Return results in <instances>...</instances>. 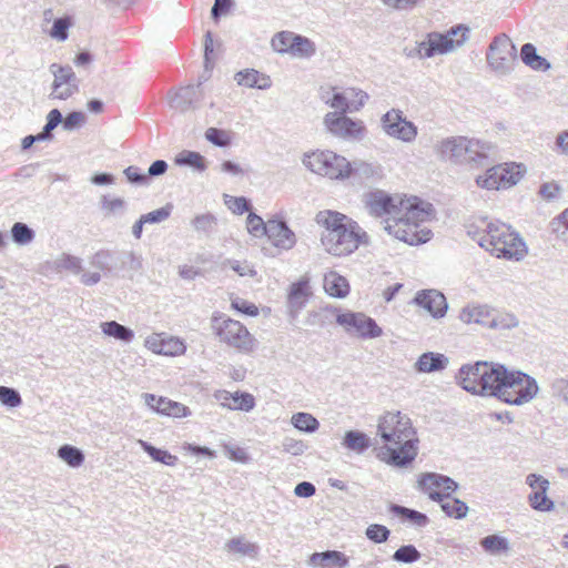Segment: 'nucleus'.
Masks as SVG:
<instances>
[{
	"label": "nucleus",
	"instance_id": "obj_49",
	"mask_svg": "<svg viewBox=\"0 0 568 568\" xmlns=\"http://www.w3.org/2000/svg\"><path fill=\"white\" fill-rule=\"evenodd\" d=\"M62 122V113L58 109H52L47 115V123L42 131L37 135L41 141H48L53 138L52 131Z\"/></svg>",
	"mask_w": 568,
	"mask_h": 568
},
{
	"label": "nucleus",
	"instance_id": "obj_10",
	"mask_svg": "<svg viewBox=\"0 0 568 568\" xmlns=\"http://www.w3.org/2000/svg\"><path fill=\"white\" fill-rule=\"evenodd\" d=\"M212 325L221 342L242 353H250L254 349L256 341L241 322L225 318L219 324V317L214 316Z\"/></svg>",
	"mask_w": 568,
	"mask_h": 568
},
{
	"label": "nucleus",
	"instance_id": "obj_25",
	"mask_svg": "<svg viewBox=\"0 0 568 568\" xmlns=\"http://www.w3.org/2000/svg\"><path fill=\"white\" fill-rule=\"evenodd\" d=\"M145 346L155 354L171 356L183 354L185 352V345L181 341L174 338L165 341L161 339L159 336L148 337Z\"/></svg>",
	"mask_w": 568,
	"mask_h": 568
},
{
	"label": "nucleus",
	"instance_id": "obj_58",
	"mask_svg": "<svg viewBox=\"0 0 568 568\" xmlns=\"http://www.w3.org/2000/svg\"><path fill=\"white\" fill-rule=\"evenodd\" d=\"M205 139L220 148H226L231 144V138L229 133L217 128H209L205 131Z\"/></svg>",
	"mask_w": 568,
	"mask_h": 568
},
{
	"label": "nucleus",
	"instance_id": "obj_63",
	"mask_svg": "<svg viewBox=\"0 0 568 568\" xmlns=\"http://www.w3.org/2000/svg\"><path fill=\"white\" fill-rule=\"evenodd\" d=\"M231 306L233 310L248 315V316H256L258 314V308L255 304L243 300L241 297H234L231 300Z\"/></svg>",
	"mask_w": 568,
	"mask_h": 568
},
{
	"label": "nucleus",
	"instance_id": "obj_1",
	"mask_svg": "<svg viewBox=\"0 0 568 568\" xmlns=\"http://www.w3.org/2000/svg\"><path fill=\"white\" fill-rule=\"evenodd\" d=\"M377 435L384 446L378 457L387 464L406 467L416 458L418 442L410 418L400 412H387L378 420Z\"/></svg>",
	"mask_w": 568,
	"mask_h": 568
},
{
	"label": "nucleus",
	"instance_id": "obj_14",
	"mask_svg": "<svg viewBox=\"0 0 568 568\" xmlns=\"http://www.w3.org/2000/svg\"><path fill=\"white\" fill-rule=\"evenodd\" d=\"M382 130L390 138L406 143L417 136V126L404 115L399 109H390L381 118Z\"/></svg>",
	"mask_w": 568,
	"mask_h": 568
},
{
	"label": "nucleus",
	"instance_id": "obj_30",
	"mask_svg": "<svg viewBox=\"0 0 568 568\" xmlns=\"http://www.w3.org/2000/svg\"><path fill=\"white\" fill-rule=\"evenodd\" d=\"M234 79L239 85L246 88L266 89L270 87L268 77L261 75L260 72L254 69L240 71L235 74Z\"/></svg>",
	"mask_w": 568,
	"mask_h": 568
},
{
	"label": "nucleus",
	"instance_id": "obj_54",
	"mask_svg": "<svg viewBox=\"0 0 568 568\" xmlns=\"http://www.w3.org/2000/svg\"><path fill=\"white\" fill-rule=\"evenodd\" d=\"M246 227L250 234L255 237H261L266 234L268 229V221L264 222L261 216L250 212L246 219Z\"/></svg>",
	"mask_w": 568,
	"mask_h": 568
},
{
	"label": "nucleus",
	"instance_id": "obj_47",
	"mask_svg": "<svg viewBox=\"0 0 568 568\" xmlns=\"http://www.w3.org/2000/svg\"><path fill=\"white\" fill-rule=\"evenodd\" d=\"M34 231L26 223L16 222L11 227L12 241L18 245H27L33 241Z\"/></svg>",
	"mask_w": 568,
	"mask_h": 568
},
{
	"label": "nucleus",
	"instance_id": "obj_5",
	"mask_svg": "<svg viewBox=\"0 0 568 568\" xmlns=\"http://www.w3.org/2000/svg\"><path fill=\"white\" fill-rule=\"evenodd\" d=\"M466 232L471 240L491 255L496 256L497 248L501 245V241L508 239L516 240V232L511 227L499 221H489L487 217H479L466 224Z\"/></svg>",
	"mask_w": 568,
	"mask_h": 568
},
{
	"label": "nucleus",
	"instance_id": "obj_21",
	"mask_svg": "<svg viewBox=\"0 0 568 568\" xmlns=\"http://www.w3.org/2000/svg\"><path fill=\"white\" fill-rule=\"evenodd\" d=\"M91 266L104 273L105 276H120V251L101 250L92 255Z\"/></svg>",
	"mask_w": 568,
	"mask_h": 568
},
{
	"label": "nucleus",
	"instance_id": "obj_64",
	"mask_svg": "<svg viewBox=\"0 0 568 568\" xmlns=\"http://www.w3.org/2000/svg\"><path fill=\"white\" fill-rule=\"evenodd\" d=\"M192 224L196 231L210 233L216 224V219L212 214H201L195 216Z\"/></svg>",
	"mask_w": 568,
	"mask_h": 568
},
{
	"label": "nucleus",
	"instance_id": "obj_48",
	"mask_svg": "<svg viewBox=\"0 0 568 568\" xmlns=\"http://www.w3.org/2000/svg\"><path fill=\"white\" fill-rule=\"evenodd\" d=\"M72 26V18L64 16L53 20L49 36L57 41H65L69 37V29Z\"/></svg>",
	"mask_w": 568,
	"mask_h": 568
},
{
	"label": "nucleus",
	"instance_id": "obj_15",
	"mask_svg": "<svg viewBox=\"0 0 568 568\" xmlns=\"http://www.w3.org/2000/svg\"><path fill=\"white\" fill-rule=\"evenodd\" d=\"M418 487L429 499L438 503L448 499L458 489V484L449 476L425 473L418 479Z\"/></svg>",
	"mask_w": 568,
	"mask_h": 568
},
{
	"label": "nucleus",
	"instance_id": "obj_62",
	"mask_svg": "<svg viewBox=\"0 0 568 568\" xmlns=\"http://www.w3.org/2000/svg\"><path fill=\"white\" fill-rule=\"evenodd\" d=\"M172 206L165 205L152 212L141 215L145 224H156L165 221L171 214Z\"/></svg>",
	"mask_w": 568,
	"mask_h": 568
},
{
	"label": "nucleus",
	"instance_id": "obj_42",
	"mask_svg": "<svg viewBox=\"0 0 568 568\" xmlns=\"http://www.w3.org/2000/svg\"><path fill=\"white\" fill-rule=\"evenodd\" d=\"M291 423L296 429L308 434L315 433L320 427L318 420L312 414L304 412L294 414Z\"/></svg>",
	"mask_w": 568,
	"mask_h": 568
},
{
	"label": "nucleus",
	"instance_id": "obj_46",
	"mask_svg": "<svg viewBox=\"0 0 568 568\" xmlns=\"http://www.w3.org/2000/svg\"><path fill=\"white\" fill-rule=\"evenodd\" d=\"M379 175V168L363 161H354L351 163L349 178H358L367 180Z\"/></svg>",
	"mask_w": 568,
	"mask_h": 568
},
{
	"label": "nucleus",
	"instance_id": "obj_19",
	"mask_svg": "<svg viewBox=\"0 0 568 568\" xmlns=\"http://www.w3.org/2000/svg\"><path fill=\"white\" fill-rule=\"evenodd\" d=\"M203 98L204 91L202 81H200L195 85L189 84L180 88L171 100V106L181 112L195 110L201 105Z\"/></svg>",
	"mask_w": 568,
	"mask_h": 568
},
{
	"label": "nucleus",
	"instance_id": "obj_60",
	"mask_svg": "<svg viewBox=\"0 0 568 568\" xmlns=\"http://www.w3.org/2000/svg\"><path fill=\"white\" fill-rule=\"evenodd\" d=\"M345 94L351 98L348 100L351 112L358 111L364 106L365 102L368 100V94L363 90L348 88L345 90Z\"/></svg>",
	"mask_w": 568,
	"mask_h": 568
},
{
	"label": "nucleus",
	"instance_id": "obj_57",
	"mask_svg": "<svg viewBox=\"0 0 568 568\" xmlns=\"http://www.w3.org/2000/svg\"><path fill=\"white\" fill-rule=\"evenodd\" d=\"M0 403L7 407L14 408L22 404V398L16 388L0 386Z\"/></svg>",
	"mask_w": 568,
	"mask_h": 568
},
{
	"label": "nucleus",
	"instance_id": "obj_13",
	"mask_svg": "<svg viewBox=\"0 0 568 568\" xmlns=\"http://www.w3.org/2000/svg\"><path fill=\"white\" fill-rule=\"evenodd\" d=\"M323 123L331 134L348 141H362L367 133L362 120L352 119L346 113L328 112Z\"/></svg>",
	"mask_w": 568,
	"mask_h": 568
},
{
	"label": "nucleus",
	"instance_id": "obj_43",
	"mask_svg": "<svg viewBox=\"0 0 568 568\" xmlns=\"http://www.w3.org/2000/svg\"><path fill=\"white\" fill-rule=\"evenodd\" d=\"M440 504L442 510L448 516L454 517L456 519H462L467 516L468 506L466 503L462 501L458 498L453 499H443V501H438Z\"/></svg>",
	"mask_w": 568,
	"mask_h": 568
},
{
	"label": "nucleus",
	"instance_id": "obj_45",
	"mask_svg": "<svg viewBox=\"0 0 568 568\" xmlns=\"http://www.w3.org/2000/svg\"><path fill=\"white\" fill-rule=\"evenodd\" d=\"M333 95L332 98H328L325 94H322V100L329 105L332 109H334V112H338L339 114H345L347 112H351L348 98L344 92H337L335 91V88H332Z\"/></svg>",
	"mask_w": 568,
	"mask_h": 568
},
{
	"label": "nucleus",
	"instance_id": "obj_33",
	"mask_svg": "<svg viewBox=\"0 0 568 568\" xmlns=\"http://www.w3.org/2000/svg\"><path fill=\"white\" fill-rule=\"evenodd\" d=\"M174 163L179 166H189L199 172H204L207 168L203 155L195 151L183 150L178 153Z\"/></svg>",
	"mask_w": 568,
	"mask_h": 568
},
{
	"label": "nucleus",
	"instance_id": "obj_35",
	"mask_svg": "<svg viewBox=\"0 0 568 568\" xmlns=\"http://www.w3.org/2000/svg\"><path fill=\"white\" fill-rule=\"evenodd\" d=\"M343 445L358 454L371 447V438L363 432L348 430L343 438Z\"/></svg>",
	"mask_w": 568,
	"mask_h": 568
},
{
	"label": "nucleus",
	"instance_id": "obj_28",
	"mask_svg": "<svg viewBox=\"0 0 568 568\" xmlns=\"http://www.w3.org/2000/svg\"><path fill=\"white\" fill-rule=\"evenodd\" d=\"M325 292L336 298H344L349 293L348 281L336 272H329L324 276Z\"/></svg>",
	"mask_w": 568,
	"mask_h": 568
},
{
	"label": "nucleus",
	"instance_id": "obj_50",
	"mask_svg": "<svg viewBox=\"0 0 568 568\" xmlns=\"http://www.w3.org/2000/svg\"><path fill=\"white\" fill-rule=\"evenodd\" d=\"M295 34L290 31H281L276 33L272 40L271 45L274 51L278 53H291V45Z\"/></svg>",
	"mask_w": 568,
	"mask_h": 568
},
{
	"label": "nucleus",
	"instance_id": "obj_38",
	"mask_svg": "<svg viewBox=\"0 0 568 568\" xmlns=\"http://www.w3.org/2000/svg\"><path fill=\"white\" fill-rule=\"evenodd\" d=\"M542 486H539V490L532 491L528 496L529 504L531 508L539 511H549L554 508V501L547 497V490L549 488V483H541Z\"/></svg>",
	"mask_w": 568,
	"mask_h": 568
},
{
	"label": "nucleus",
	"instance_id": "obj_55",
	"mask_svg": "<svg viewBox=\"0 0 568 568\" xmlns=\"http://www.w3.org/2000/svg\"><path fill=\"white\" fill-rule=\"evenodd\" d=\"M145 404L156 413L168 415L172 400L154 394H143Z\"/></svg>",
	"mask_w": 568,
	"mask_h": 568
},
{
	"label": "nucleus",
	"instance_id": "obj_53",
	"mask_svg": "<svg viewBox=\"0 0 568 568\" xmlns=\"http://www.w3.org/2000/svg\"><path fill=\"white\" fill-rule=\"evenodd\" d=\"M226 548L230 551L247 555L250 557H255L258 552V547L255 544L244 541L241 538H232L229 540Z\"/></svg>",
	"mask_w": 568,
	"mask_h": 568
},
{
	"label": "nucleus",
	"instance_id": "obj_17",
	"mask_svg": "<svg viewBox=\"0 0 568 568\" xmlns=\"http://www.w3.org/2000/svg\"><path fill=\"white\" fill-rule=\"evenodd\" d=\"M413 303L424 308L436 320L444 317L448 310L445 295L434 288L418 291L413 298Z\"/></svg>",
	"mask_w": 568,
	"mask_h": 568
},
{
	"label": "nucleus",
	"instance_id": "obj_22",
	"mask_svg": "<svg viewBox=\"0 0 568 568\" xmlns=\"http://www.w3.org/2000/svg\"><path fill=\"white\" fill-rule=\"evenodd\" d=\"M506 368L505 365L487 362L484 384H481V387H478L477 395L494 396L497 398L498 388H500Z\"/></svg>",
	"mask_w": 568,
	"mask_h": 568
},
{
	"label": "nucleus",
	"instance_id": "obj_24",
	"mask_svg": "<svg viewBox=\"0 0 568 568\" xmlns=\"http://www.w3.org/2000/svg\"><path fill=\"white\" fill-rule=\"evenodd\" d=\"M490 311L486 305H467L459 313V320L466 324L476 323L497 327L495 320H490Z\"/></svg>",
	"mask_w": 568,
	"mask_h": 568
},
{
	"label": "nucleus",
	"instance_id": "obj_52",
	"mask_svg": "<svg viewBox=\"0 0 568 568\" xmlns=\"http://www.w3.org/2000/svg\"><path fill=\"white\" fill-rule=\"evenodd\" d=\"M232 394V403L229 405L230 409L250 412L254 408L255 398L250 393L235 392Z\"/></svg>",
	"mask_w": 568,
	"mask_h": 568
},
{
	"label": "nucleus",
	"instance_id": "obj_39",
	"mask_svg": "<svg viewBox=\"0 0 568 568\" xmlns=\"http://www.w3.org/2000/svg\"><path fill=\"white\" fill-rule=\"evenodd\" d=\"M141 448L154 460L158 463H162L166 466H174L178 462V457L175 455H172L168 450L156 448L155 446L151 445L150 443L139 439L138 440Z\"/></svg>",
	"mask_w": 568,
	"mask_h": 568
},
{
	"label": "nucleus",
	"instance_id": "obj_36",
	"mask_svg": "<svg viewBox=\"0 0 568 568\" xmlns=\"http://www.w3.org/2000/svg\"><path fill=\"white\" fill-rule=\"evenodd\" d=\"M389 510L394 515L399 516L404 520L409 521L417 527H425L429 523V519L425 514L400 505L393 504Z\"/></svg>",
	"mask_w": 568,
	"mask_h": 568
},
{
	"label": "nucleus",
	"instance_id": "obj_16",
	"mask_svg": "<svg viewBox=\"0 0 568 568\" xmlns=\"http://www.w3.org/2000/svg\"><path fill=\"white\" fill-rule=\"evenodd\" d=\"M465 43L463 39H450L440 32H430L425 41L417 45L419 58H433L436 54H446L456 48H460Z\"/></svg>",
	"mask_w": 568,
	"mask_h": 568
},
{
	"label": "nucleus",
	"instance_id": "obj_8",
	"mask_svg": "<svg viewBox=\"0 0 568 568\" xmlns=\"http://www.w3.org/2000/svg\"><path fill=\"white\" fill-rule=\"evenodd\" d=\"M526 172L523 164L515 162L493 165L476 178V185L488 191L509 189L516 185Z\"/></svg>",
	"mask_w": 568,
	"mask_h": 568
},
{
	"label": "nucleus",
	"instance_id": "obj_51",
	"mask_svg": "<svg viewBox=\"0 0 568 568\" xmlns=\"http://www.w3.org/2000/svg\"><path fill=\"white\" fill-rule=\"evenodd\" d=\"M420 552L414 545H404L393 554V560L403 564H413L420 559Z\"/></svg>",
	"mask_w": 568,
	"mask_h": 568
},
{
	"label": "nucleus",
	"instance_id": "obj_61",
	"mask_svg": "<svg viewBox=\"0 0 568 568\" xmlns=\"http://www.w3.org/2000/svg\"><path fill=\"white\" fill-rule=\"evenodd\" d=\"M324 564H326V567L346 568L348 558L342 551L326 550L324 551Z\"/></svg>",
	"mask_w": 568,
	"mask_h": 568
},
{
	"label": "nucleus",
	"instance_id": "obj_6",
	"mask_svg": "<svg viewBox=\"0 0 568 568\" xmlns=\"http://www.w3.org/2000/svg\"><path fill=\"white\" fill-rule=\"evenodd\" d=\"M538 390L539 387L534 377L520 371L506 368L497 398L506 404L519 406L530 402Z\"/></svg>",
	"mask_w": 568,
	"mask_h": 568
},
{
	"label": "nucleus",
	"instance_id": "obj_9",
	"mask_svg": "<svg viewBox=\"0 0 568 568\" xmlns=\"http://www.w3.org/2000/svg\"><path fill=\"white\" fill-rule=\"evenodd\" d=\"M324 312L336 314V323L344 327L349 335H356L361 338H376L383 333L375 320L364 313L345 312L339 313L334 306H326Z\"/></svg>",
	"mask_w": 568,
	"mask_h": 568
},
{
	"label": "nucleus",
	"instance_id": "obj_27",
	"mask_svg": "<svg viewBox=\"0 0 568 568\" xmlns=\"http://www.w3.org/2000/svg\"><path fill=\"white\" fill-rule=\"evenodd\" d=\"M496 257L506 260H523L527 254V246L520 235L516 232V240L505 239L497 248Z\"/></svg>",
	"mask_w": 568,
	"mask_h": 568
},
{
	"label": "nucleus",
	"instance_id": "obj_31",
	"mask_svg": "<svg viewBox=\"0 0 568 568\" xmlns=\"http://www.w3.org/2000/svg\"><path fill=\"white\" fill-rule=\"evenodd\" d=\"M50 71L54 77L52 89H59L63 85H79L78 78L70 65H60L52 63Z\"/></svg>",
	"mask_w": 568,
	"mask_h": 568
},
{
	"label": "nucleus",
	"instance_id": "obj_23",
	"mask_svg": "<svg viewBox=\"0 0 568 568\" xmlns=\"http://www.w3.org/2000/svg\"><path fill=\"white\" fill-rule=\"evenodd\" d=\"M311 295L310 285L307 280H301L293 283L290 287L287 296V307L290 316L295 320Z\"/></svg>",
	"mask_w": 568,
	"mask_h": 568
},
{
	"label": "nucleus",
	"instance_id": "obj_7",
	"mask_svg": "<svg viewBox=\"0 0 568 568\" xmlns=\"http://www.w3.org/2000/svg\"><path fill=\"white\" fill-rule=\"evenodd\" d=\"M303 164L312 172L329 179L349 178L351 162L332 151H317L305 154Z\"/></svg>",
	"mask_w": 568,
	"mask_h": 568
},
{
	"label": "nucleus",
	"instance_id": "obj_4",
	"mask_svg": "<svg viewBox=\"0 0 568 568\" xmlns=\"http://www.w3.org/2000/svg\"><path fill=\"white\" fill-rule=\"evenodd\" d=\"M422 204L415 197L414 202H410L393 223H389V220L383 222L384 230L409 245H418L429 241L432 232L420 229L419 225V222L425 221L428 215V211L420 207Z\"/></svg>",
	"mask_w": 568,
	"mask_h": 568
},
{
	"label": "nucleus",
	"instance_id": "obj_18",
	"mask_svg": "<svg viewBox=\"0 0 568 568\" xmlns=\"http://www.w3.org/2000/svg\"><path fill=\"white\" fill-rule=\"evenodd\" d=\"M486 365L487 362L479 361L475 364L463 365L459 368L457 379L463 389L473 395L478 394V387L484 384Z\"/></svg>",
	"mask_w": 568,
	"mask_h": 568
},
{
	"label": "nucleus",
	"instance_id": "obj_2",
	"mask_svg": "<svg viewBox=\"0 0 568 568\" xmlns=\"http://www.w3.org/2000/svg\"><path fill=\"white\" fill-rule=\"evenodd\" d=\"M315 221L324 227L322 245L334 256L349 255L359 244L368 243L367 233L345 214L329 210L321 211L316 214Z\"/></svg>",
	"mask_w": 568,
	"mask_h": 568
},
{
	"label": "nucleus",
	"instance_id": "obj_12",
	"mask_svg": "<svg viewBox=\"0 0 568 568\" xmlns=\"http://www.w3.org/2000/svg\"><path fill=\"white\" fill-rule=\"evenodd\" d=\"M486 59L494 72L506 75L517 62L516 47L506 34L497 36L488 47Z\"/></svg>",
	"mask_w": 568,
	"mask_h": 568
},
{
	"label": "nucleus",
	"instance_id": "obj_34",
	"mask_svg": "<svg viewBox=\"0 0 568 568\" xmlns=\"http://www.w3.org/2000/svg\"><path fill=\"white\" fill-rule=\"evenodd\" d=\"M121 275L132 278L133 275L142 270V256L132 251H120Z\"/></svg>",
	"mask_w": 568,
	"mask_h": 568
},
{
	"label": "nucleus",
	"instance_id": "obj_37",
	"mask_svg": "<svg viewBox=\"0 0 568 568\" xmlns=\"http://www.w3.org/2000/svg\"><path fill=\"white\" fill-rule=\"evenodd\" d=\"M57 456L72 468L80 467L85 458L80 448L69 444L60 446L58 448Z\"/></svg>",
	"mask_w": 568,
	"mask_h": 568
},
{
	"label": "nucleus",
	"instance_id": "obj_11",
	"mask_svg": "<svg viewBox=\"0 0 568 568\" xmlns=\"http://www.w3.org/2000/svg\"><path fill=\"white\" fill-rule=\"evenodd\" d=\"M363 202L368 214L375 217L387 216L389 222L396 220L412 202L393 196L382 190L364 194Z\"/></svg>",
	"mask_w": 568,
	"mask_h": 568
},
{
	"label": "nucleus",
	"instance_id": "obj_26",
	"mask_svg": "<svg viewBox=\"0 0 568 568\" xmlns=\"http://www.w3.org/2000/svg\"><path fill=\"white\" fill-rule=\"evenodd\" d=\"M449 359L444 354L426 352L419 356L415 363V368L419 373L440 372L447 367Z\"/></svg>",
	"mask_w": 568,
	"mask_h": 568
},
{
	"label": "nucleus",
	"instance_id": "obj_3",
	"mask_svg": "<svg viewBox=\"0 0 568 568\" xmlns=\"http://www.w3.org/2000/svg\"><path fill=\"white\" fill-rule=\"evenodd\" d=\"M494 149L489 142L468 139L466 136H450L442 140L435 146L442 160L454 164H468L471 168L488 165L489 153Z\"/></svg>",
	"mask_w": 568,
	"mask_h": 568
},
{
	"label": "nucleus",
	"instance_id": "obj_32",
	"mask_svg": "<svg viewBox=\"0 0 568 568\" xmlns=\"http://www.w3.org/2000/svg\"><path fill=\"white\" fill-rule=\"evenodd\" d=\"M100 327L104 335L116 341L130 343L134 338V332L131 328L115 321L102 322Z\"/></svg>",
	"mask_w": 568,
	"mask_h": 568
},
{
	"label": "nucleus",
	"instance_id": "obj_41",
	"mask_svg": "<svg viewBox=\"0 0 568 568\" xmlns=\"http://www.w3.org/2000/svg\"><path fill=\"white\" fill-rule=\"evenodd\" d=\"M51 265L55 271L67 270L73 274H80L83 271L81 258L67 253L57 257Z\"/></svg>",
	"mask_w": 568,
	"mask_h": 568
},
{
	"label": "nucleus",
	"instance_id": "obj_44",
	"mask_svg": "<svg viewBox=\"0 0 568 568\" xmlns=\"http://www.w3.org/2000/svg\"><path fill=\"white\" fill-rule=\"evenodd\" d=\"M315 44L312 40L306 37L295 34L291 45V54L301 58H310L315 53Z\"/></svg>",
	"mask_w": 568,
	"mask_h": 568
},
{
	"label": "nucleus",
	"instance_id": "obj_29",
	"mask_svg": "<svg viewBox=\"0 0 568 568\" xmlns=\"http://www.w3.org/2000/svg\"><path fill=\"white\" fill-rule=\"evenodd\" d=\"M521 61L536 71H547L550 69V63L537 53L536 47L531 43H525L520 50Z\"/></svg>",
	"mask_w": 568,
	"mask_h": 568
},
{
	"label": "nucleus",
	"instance_id": "obj_20",
	"mask_svg": "<svg viewBox=\"0 0 568 568\" xmlns=\"http://www.w3.org/2000/svg\"><path fill=\"white\" fill-rule=\"evenodd\" d=\"M268 241L277 248L288 251L296 244L295 233L282 220H268V229L265 234Z\"/></svg>",
	"mask_w": 568,
	"mask_h": 568
},
{
	"label": "nucleus",
	"instance_id": "obj_56",
	"mask_svg": "<svg viewBox=\"0 0 568 568\" xmlns=\"http://www.w3.org/2000/svg\"><path fill=\"white\" fill-rule=\"evenodd\" d=\"M389 535L390 530L386 526L379 524H371L365 530L367 539L375 544L387 541Z\"/></svg>",
	"mask_w": 568,
	"mask_h": 568
},
{
	"label": "nucleus",
	"instance_id": "obj_59",
	"mask_svg": "<svg viewBox=\"0 0 568 568\" xmlns=\"http://www.w3.org/2000/svg\"><path fill=\"white\" fill-rule=\"evenodd\" d=\"M225 204L229 206V209L235 213V214H243L245 212H248L251 210V202L248 199L244 196H230L224 195Z\"/></svg>",
	"mask_w": 568,
	"mask_h": 568
},
{
	"label": "nucleus",
	"instance_id": "obj_40",
	"mask_svg": "<svg viewBox=\"0 0 568 568\" xmlns=\"http://www.w3.org/2000/svg\"><path fill=\"white\" fill-rule=\"evenodd\" d=\"M480 546L490 555H498L509 550L507 538L496 534L484 537L480 540Z\"/></svg>",
	"mask_w": 568,
	"mask_h": 568
}]
</instances>
